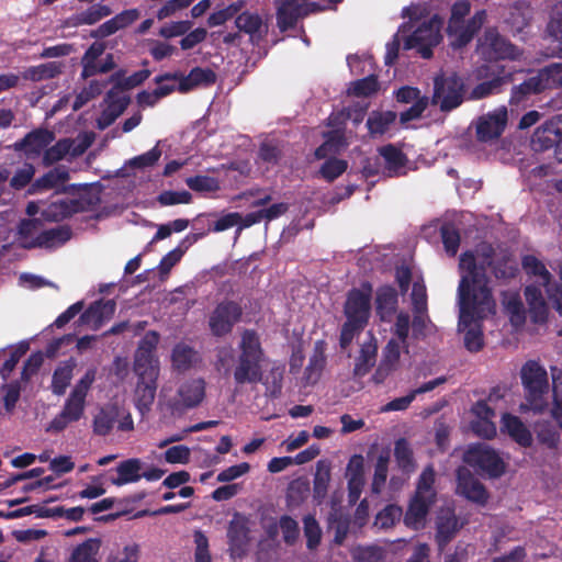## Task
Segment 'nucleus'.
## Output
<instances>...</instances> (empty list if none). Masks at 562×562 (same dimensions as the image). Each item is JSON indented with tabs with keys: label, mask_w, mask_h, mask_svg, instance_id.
Returning <instances> with one entry per match:
<instances>
[{
	"label": "nucleus",
	"mask_w": 562,
	"mask_h": 562,
	"mask_svg": "<svg viewBox=\"0 0 562 562\" xmlns=\"http://www.w3.org/2000/svg\"><path fill=\"white\" fill-rule=\"evenodd\" d=\"M483 260L476 261L475 255L468 249L460 257L459 268L462 278L458 288L459 295V326L468 327L471 325L474 315L483 305H488L492 301V294L486 286L485 272L486 267L491 268L496 279H513L518 273V261L509 251V248H484Z\"/></svg>",
	"instance_id": "nucleus-1"
},
{
	"label": "nucleus",
	"mask_w": 562,
	"mask_h": 562,
	"mask_svg": "<svg viewBox=\"0 0 562 562\" xmlns=\"http://www.w3.org/2000/svg\"><path fill=\"white\" fill-rule=\"evenodd\" d=\"M424 11L425 8L420 5H412L404 9V15L411 19L412 25L409 30H407L406 25L403 26L398 31L395 42L387 45L386 64H392L395 60L401 41H403L405 49H416L424 58H429L432 55V48L442 38L440 34L442 21L437 15H434L428 20L414 22Z\"/></svg>",
	"instance_id": "nucleus-2"
},
{
	"label": "nucleus",
	"mask_w": 562,
	"mask_h": 562,
	"mask_svg": "<svg viewBox=\"0 0 562 562\" xmlns=\"http://www.w3.org/2000/svg\"><path fill=\"white\" fill-rule=\"evenodd\" d=\"M435 482L434 465L428 464L418 476L415 492L408 502L405 514H403V522L408 529L418 531L425 527L429 510L437 501Z\"/></svg>",
	"instance_id": "nucleus-3"
},
{
	"label": "nucleus",
	"mask_w": 562,
	"mask_h": 562,
	"mask_svg": "<svg viewBox=\"0 0 562 562\" xmlns=\"http://www.w3.org/2000/svg\"><path fill=\"white\" fill-rule=\"evenodd\" d=\"M239 355L234 368V381L237 385L257 384L262 381V361L265 351L259 335L254 329H245L239 342Z\"/></svg>",
	"instance_id": "nucleus-4"
},
{
	"label": "nucleus",
	"mask_w": 562,
	"mask_h": 562,
	"mask_svg": "<svg viewBox=\"0 0 562 562\" xmlns=\"http://www.w3.org/2000/svg\"><path fill=\"white\" fill-rule=\"evenodd\" d=\"M527 406L535 413H542L548 406L546 395L549 390L548 373L537 361H527L520 371Z\"/></svg>",
	"instance_id": "nucleus-5"
},
{
	"label": "nucleus",
	"mask_w": 562,
	"mask_h": 562,
	"mask_svg": "<svg viewBox=\"0 0 562 562\" xmlns=\"http://www.w3.org/2000/svg\"><path fill=\"white\" fill-rule=\"evenodd\" d=\"M470 7L465 1L457 2L451 12L448 25V36L453 47H461L468 44L474 33L481 27L484 21V11L477 12L470 21L465 22L463 18L469 13Z\"/></svg>",
	"instance_id": "nucleus-6"
},
{
	"label": "nucleus",
	"mask_w": 562,
	"mask_h": 562,
	"mask_svg": "<svg viewBox=\"0 0 562 562\" xmlns=\"http://www.w3.org/2000/svg\"><path fill=\"white\" fill-rule=\"evenodd\" d=\"M464 462L480 474L496 479L505 473V462L498 453L486 445L470 447L463 457Z\"/></svg>",
	"instance_id": "nucleus-7"
},
{
	"label": "nucleus",
	"mask_w": 562,
	"mask_h": 562,
	"mask_svg": "<svg viewBox=\"0 0 562 562\" xmlns=\"http://www.w3.org/2000/svg\"><path fill=\"white\" fill-rule=\"evenodd\" d=\"M562 87V63L551 64L539 71L537 76L516 87L513 99L521 100L520 94L537 93L548 88Z\"/></svg>",
	"instance_id": "nucleus-8"
},
{
	"label": "nucleus",
	"mask_w": 562,
	"mask_h": 562,
	"mask_svg": "<svg viewBox=\"0 0 562 562\" xmlns=\"http://www.w3.org/2000/svg\"><path fill=\"white\" fill-rule=\"evenodd\" d=\"M372 285L370 282L361 283V286L351 289L344 305L346 318L368 324L371 315Z\"/></svg>",
	"instance_id": "nucleus-9"
},
{
	"label": "nucleus",
	"mask_w": 562,
	"mask_h": 562,
	"mask_svg": "<svg viewBox=\"0 0 562 562\" xmlns=\"http://www.w3.org/2000/svg\"><path fill=\"white\" fill-rule=\"evenodd\" d=\"M243 315L240 305L234 301H223L216 305L209 318L213 336L224 337L232 333Z\"/></svg>",
	"instance_id": "nucleus-10"
},
{
	"label": "nucleus",
	"mask_w": 562,
	"mask_h": 562,
	"mask_svg": "<svg viewBox=\"0 0 562 562\" xmlns=\"http://www.w3.org/2000/svg\"><path fill=\"white\" fill-rule=\"evenodd\" d=\"M462 80L456 75L437 77L432 103L438 104L442 111L452 110L462 102Z\"/></svg>",
	"instance_id": "nucleus-11"
},
{
	"label": "nucleus",
	"mask_w": 562,
	"mask_h": 562,
	"mask_svg": "<svg viewBox=\"0 0 562 562\" xmlns=\"http://www.w3.org/2000/svg\"><path fill=\"white\" fill-rule=\"evenodd\" d=\"M93 139L94 135L92 133H82L75 139H61L49 148H46L43 161L45 165H52L67 155H81L92 144Z\"/></svg>",
	"instance_id": "nucleus-12"
},
{
	"label": "nucleus",
	"mask_w": 562,
	"mask_h": 562,
	"mask_svg": "<svg viewBox=\"0 0 562 562\" xmlns=\"http://www.w3.org/2000/svg\"><path fill=\"white\" fill-rule=\"evenodd\" d=\"M508 121V112L505 106H499L482 116L476 121V137L480 142H492L498 138Z\"/></svg>",
	"instance_id": "nucleus-13"
},
{
	"label": "nucleus",
	"mask_w": 562,
	"mask_h": 562,
	"mask_svg": "<svg viewBox=\"0 0 562 562\" xmlns=\"http://www.w3.org/2000/svg\"><path fill=\"white\" fill-rule=\"evenodd\" d=\"M456 493L477 505H485L488 501V492L485 486L465 467H459L456 471Z\"/></svg>",
	"instance_id": "nucleus-14"
},
{
	"label": "nucleus",
	"mask_w": 562,
	"mask_h": 562,
	"mask_svg": "<svg viewBox=\"0 0 562 562\" xmlns=\"http://www.w3.org/2000/svg\"><path fill=\"white\" fill-rule=\"evenodd\" d=\"M479 50L487 59H515L519 56L518 49L507 43L494 30H488L480 40Z\"/></svg>",
	"instance_id": "nucleus-15"
},
{
	"label": "nucleus",
	"mask_w": 562,
	"mask_h": 562,
	"mask_svg": "<svg viewBox=\"0 0 562 562\" xmlns=\"http://www.w3.org/2000/svg\"><path fill=\"white\" fill-rule=\"evenodd\" d=\"M401 344L395 339H390L382 349L381 360L371 376V381L376 384H383L386 379L400 368Z\"/></svg>",
	"instance_id": "nucleus-16"
},
{
	"label": "nucleus",
	"mask_w": 562,
	"mask_h": 562,
	"mask_svg": "<svg viewBox=\"0 0 562 562\" xmlns=\"http://www.w3.org/2000/svg\"><path fill=\"white\" fill-rule=\"evenodd\" d=\"M323 9L325 7L314 1L301 3V0H278V25L284 31L293 26L299 16Z\"/></svg>",
	"instance_id": "nucleus-17"
},
{
	"label": "nucleus",
	"mask_w": 562,
	"mask_h": 562,
	"mask_svg": "<svg viewBox=\"0 0 562 562\" xmlns=\"http://www.w3.org/2000/svg\"><path fill=\"white\" fill-rule=\"evenodd\" d=\"M461 524L451 507L441 508L436 517L435 540L439 551H443L448 543L456 537L462 528Z\"/></svg>",
	"instance_id": "nucleus-18"
},
{
	"label": "nucleus",
	"mask_w": 562,
	"mask_h": 562,
	"mask_svg": "<svg viewBox=\"0 0 562 562\" xmlns=\"http://www.w3.org/2000/svg\"><path fill=\"white\" fill-rule=\"evenodd\" d=\"M105 46L103 43H93L82 57V77L88 78L99 72H106L114 67L112 55L108 54L104 57Z\"/></svg>",
	"instance_id": "nucleus-19"
},
{
	"label": "nucleus",
	"mask_w": 562,
	"mask_h": 562,
	"mask_svg": "<svg viewBox=\"0 0 562 562\" xmlns=\"http://www.w3.org/2000/svg\"><path fill=\"white\" fill-rule=\"evenodd\" d=\"M378 339L369 331L368 337L359 345V350L355 357L352 375L361 379L366 376L376 364L378 359Z\"/></svg>",
	"instance_id": "nucleus-20"
},
{
	"label": "nucleus",
	"mask_w": 562,
	"mask_h": 562,
	"mask_svg": "<svg viewBox=\"0 0 562 562\" xmlns=\"http://www.w3.org/2000/svg\"><path fill=\"white\" fill-rule=\"evenodd\" d=\"M562 140V116H555L540 125L533 133L531 145L535 150L549 149Z\"/></svg>",
	"instance_id": "nucleus-21"
},
{
	"label": "nucleus",
	"mask_w": 562,
	"mask_h": 562,
	"mask_svg": "<svg viewBox=\"0 0 562 562\" xmlns=\"http://www.w3.org/2000/svg\"><path fill=\"white\" fill-rule=\"evenodd\" d=\"M86 401L69 395L65 401L63 409L49 423L48 430L60 432L68 425L81 419L85 414Z\"/></svg>",
	"instance_id": "nucleus-22"
},
{
	"label": "nucleus",
	"mask_w": 562,
	"mask_h": 562,
	"mask_svg": "<svg viewBox=\"0 0 562 562\" xmlns=\"http://www.w3.org/2000/svg\"><path fill=\"white\" fill-rule=\"evenodd\" d=\"M249 531L247 521L236 514L227 528L229 550L233 554L239 557L245 554L249 543Z\"/></svg>",
	"instance_id": "nucleus-23"
},
{
	"label": "nucleus",
	"mask_w": 562,
	"mask_h": 562,
	"mask_svg": "<svg viewBox=\"0 0 562 562\" xmlns=\"http://www.w3.org/2000/svg\"><path fill=\"white\" fill-rule=\"evenodd\" d=\"M396 98L400 102L412 103L408 110L401 113V122L404 124L419 117L427 106V99L422 97L419 90L416 88H401L396 92Z\"/></svg>",
	"instance_id": "nucleus-24"
},
{
	"label": "nucleus",
	"mask_w": 562,
	"mask_h": 562,
	"mask_svg": "<svg viewBox=\"0 0 562 562\" xmlns=\"http://www.w3.org/2000/svg\"><path fill=\"white\" fill-rule=\"evenodd\" d=\"M54 140V134L47 130H35L29 133L14 147L22 150L29 158L40 156Z\"/></svg>",
	"instance_id": "nucleus-25"
},
{
	"label": "nucleus",
	"mask_w": 562,
	"mask_h": 562,
	"mask_svg": "<svg viewBox=\"0 0 562 562\" xmlns=\"http://www.w3.org/2000/svg\"><path fill=\"white\" fill-rule=\"evenodd\" d=\"M183 408H194L205 397V382L203 379H192L182 383L177 392Z\"/></svg>",
	"instance_id": "nucleus-26"
},
{
	"label": "nucleus",
	"mask_w": 562,
	"mask_h": 562,
	"mask_svg": "<svg viewBox=\"0 0 562 562\" xmlns=\"http://www.w3.org/2000/svg\"><path fill=\"white\" fill-rule=\"evenodd\" d=\"M503 429L520 447L529 448L532 445V434L521 419L512 414H505L502 418Z\"/></svg>",
	"instance_id": "nucleus-27"
},
{
	"label": "nucleus",
	"mask_w": 562,
	"mask_h": 562,
	"mask_svg": "<svg viewBox=\"0 0 562 562\" xmlns=\"http://www.w3.org/2000/svg\"><path fill=\"white\" fill-rule=\"evenodd\" d=\"M424 241L435 244L439 239L442 240L443 246H459L460 236L458 231L451 225H443L440 228L437 224H430L423 229Z\"/></svg>",
	"instance_id": "nucleus-28"
},
{
	"label": "nucleus",
	"mask_w": 562,
	"mask_h": 562,
	"mask_svg": "<svg viewBox=\"0 0 562 562\" xmlns=\"http://www.w3.org/2000/svg\"><path fill=\"white\" fill-rule=\"evenodd\" d=\"M156 391L157 379H137L135 389V406L143 416L150 411L155 401Z\"/></svg>",
	"instance_id": "nucleus-29"
},
{
	"label": "nucleus",
	"mask_w": 562,
	"mask_h": 562,
	"mask_svg": "<svg viewBox=\"0 0 562 562\" xmlns=\"http://www.w3.org/2000/svg\"><path fill=\"white\" fill-rule=\"evenodd\" d=\"M261 218V213H249L245 216L237 212L228 213L221 216L218 220L214 222L213 231L223 232L235 226H237L240 229L249 227L252 224L259 223Z\"/></svg>",
	"instance_id": "nucleus-30"
},
{
	"label": "nucleus",
	"mask_w": 562,
	"mask_h": 562,
	"mask_svg": "<svg viewBox=\"0 0 562 562\" xmlns=\"http://www.w3.org/2000/svg\"><path fill=\"white\" fill-rule=\"evenodd\" d=\"M143 462L137 458H131L120 462L116 467V477L111 479L115 486H123L128 483L138 482L142 479L140 470Z\"/></svg>",
	"instance_id": "nucleus-31"
},
{
	"label": "nucleus",
	"mask_w": 562,
	"mask_h": 562,
	"mask_svg": "<svg viewBox=\"0 0 562 562\" xmlns=\"http://www.w3.org/2000/svg\"><path fill=\"white\" fill-rule=\"evenodd\" d=\"M383 159L384 172L389 177L400 176L405 172L406 158L403 153L393 145H386L379 149Z\"/></svg>",
	"instance_id": "nucleus-32"
},
{
	"label": "nucleus",
	"mask_w": 562,
	"mask_h": 562,
	"mask_svg": "<svg viewBox=\"0 0 562 562\" xmlns=\"http://www.w3.org/2000/svg\"><path fill=\"white\" fill-rule=\"evenodd\" d=\"M83 209L85 206L81 202L75 199L65 198L49 204L42 211V215L44 218L49 221H59Z\"/></svg>",
	"instance_id": "nucleus-33"
},
{
	"label": "nucleus",
	"mask_w": 562,
	"mask_h": 562,
	"mask_svg": "<svg viewBox=\"0 0 562 562\" xmlns=\"http://www.w3.org/2000/svg\"><path fill=\"white\" fill-rule=\"evenodd\" d=\"M120 417V408L116 405L101 407L93 418V432L98 436H106L113 429Z\"/></svg>",
	"instance_id": "nucleus-34"
},
{
	"label": "nucleus",
	"mask_w": 562,
	"mask_h": 562,
	"mask_svg": "<svg viewBox=\"0 0 562 562\" xmlns=\"http://www.w3.org/2000/svg\"><path fill=\"white\" fill-rule=\"evenodd\" d=\"M139 18V12L136 9H130L121 12L111 20L104 22L95 31L97 36L105 37L114 34L121 29H124L135 22Z\"/></svg>",
	"instance_id": "nucleus-35"
},
{
	"label": "nucleus",
	"mask_w": 562,
	"mask_h": 562,
	"mask_svg": "<svg viewBox=\"0 0 562 562\" xmlns=\"http://www.w3.org/2000/svg\"><path fill=\"white\" fill-rule=\"evenodd\" d=\"M330 462L327 460H318L316 463V472L313 480V497L321 504L327 495L330 482Z\"/></svg>",
	"instance_id": "nucleus-36"
},
{
	"label": "nucleus",
	"mask_w": 562,
	"mask_h": 562,
	"mask_svg": "<svg viewBox=\"0 0 562 562\" xmlns=\"http://www.w3.org/2000/svg\"><path fill=\"white\" fill-rule=\"evenodd\" d=\"M214 81L215 75L212 70L196 67L193 68L188 76L179 77L178 89L181 92H188L196 87L210 85Z\"/></svg>",
	"instance_id": "nucleus-37"
},
{
	"label": "nucleus",
	"mask_w": 562,
	"mask_h": 562,
	"mask_svg": "<svg viewBox=\"0 0 562 562\" xmlns=\"http://www.w3.org/2000/svg\"><path fill=\"white\" fill-rule=\"evenodd\" d=\"M134 372L137 379H158L159 362L155 355H147L144 352L135 351L134 357Z\"/></svg>",
	"instance_id": "nucleus-38"
},
{
	"label": "nucleus",
	"mask_w": 562,
	"mask_h": 562,
	"mask_svg": "<svg viewBox=\"0 0 562 562\" xmlns=\"http://www.w3.org/2000/svg\"><path fill=\"white\" fill-rule=\"evenodd\" d=\"M76 368L75 359L70 358L64 362H61L54 371L52 378V392L55 395H63L66 392V389L69 386L70 381L72 379V372Z\"/></svg>",
	"instance_id": "nucleus-39"
},
{
	"label": "nucleus",
	"mask_w": 562,
	"mask_h": 562,
	"mask_svg": "<svg viewBox=\"0 0 562 562\" xmlns=\"http://www.w3.org/2000/svg\"><path fill=\"white\" fill-rule=\"evenodd\" d=\"M105 103L106 106L97 121L98 126L101 130L111 125L115 119L124 111L127 105V99L125 97L114 98V93L110 92Z\"/></svg>",
	"instance_id": "nucleus-40"
},
{
	"label": "nucleus",
	"mask_w": 562,
	"mask_h": 562,
	"mask_svg": "<svg viewBox=\"0 0 562 562\" xmlns=\"http://www.w3.org/2000/svg\"><path fill=\"white\" fill-rule=\"evenodd\" d=\"M68 179V172L63 168H55L42 178L37 179L29 189L30 194H36L44 190L56 189Z\"/></svg>",
	"instance_id": "nucleus-41"
},
{
	"label": "nucleus",
	"mask_w": 562,
	"mask_h": 562,
	"mask_svg": "<svg viewBox=\"0 0 562 562\" xmlns=\"http://www.w3.org/2000/svg\"><path fill=\"white\" fill-rule=\"evenodd\" d=\"M284 372V364H273L266 375L262 374V381H259V383L266 386V394L268 396L277 398L281 395Z\"/></svg>",
	"instance_id": "nucleus-42"
},
{
	"label": "nucleus",
	"mask_w": 562,
	"mask_h": 562,
	"mask_svg": "<svg viewBox=\"0 0 562 562\" xmlns=\"http://www.w3.org/2000/svg\"><path fill=\"white\" fill-rule=\"evenodd\" d=\"M394 457L397 467L402 472L412 473L415 470L416 463L414 460V453L407 439L400 438L395 441Z\"/></svg>",
	"instance_id": "nucleus-43"
},
{
	"label": "nucleus",
	"mask_w": 562,
	"mask_h": 562,
	"mask_svg": "<svg viewBox=\"0 0 562 562\" xmlns=\"http://www.w3.org/2000/svg\"><path fill=\"white\" fill-rule=\"evenodd\" d=\"M376 312L383 318L384 313H393L397 305V293L392 286L380 288L376 292Z\"/></svg>",
	"instance_id": "nucleus-44"
},
{
	"label": "nucleus",
	"mask_w": 562,
	"mask_h": 562,
	"mask_svg": "<svg viewBox=\"0 0 562 562\" xmlns=\"http://www.w3.org/2000/svg\"><path fill=\"white\" fill-rule=\"evenodd\" d=\"M389 452H383L379 454L374 465V474L371 483V491L374 494H380L383 486L385 485L389 472Z\"/></svg>",
	"instance_id": "nucleus-45"
},
{
	"label": "nucleus",
	"mask_w": 562,
	"mask_h": 562,
	"mask_svg": "<svg viewBox=\"0 0 562 562\" xmlns=\"http://www.w3.org/2000/svg\"><path fill=\"white\" fill-rule=\"evenodd\" d=\"M99 548L100 540L88 539L72 551L69 562H97L95 554Z\"/></svg>",
	"instance_id": "nucleus-46"
},
{
	"label": "nucleus",
	"mask_w": 562,
	"mask_h": 562,
	"mask_svg": "<svg viewBox=\"0 0 562 562\" xmlns=\"http://www.w3.org/2000/svg\"><path fill=\"white\" fill-rule=\"evenodd\" d=\"M403 517V509L396 504H389L380 510L374 519V526L381 529L392 528Z\"/></svg>",
	"instance_id": "nucleus-47"
},
{
	"label": "nucleus",
	"mask_w": 562,
	"mask_h": 562,
	"mask_svg": "<svg viewBox=\"0 0 562 562\" xmlns=\"http://www.w3.org/2000/svg\"><path fill=\"white\" fill-rule=\"evenodd\" d=\"M395 113L391 111L372 113L367 121L370 134H384L389 130L390 125L395 121Z\"/></svg>",
	"instance_id": "nucleus-48"
},
{
	"label": "nucleus",
	"mask_w": 562,
	"mask_h": 562,
	"mask_svg": "<svg viewBox=\"0 0 562 562\" xmlns=\"http://www.w3.org/2000/svg\"><path fill=\"white\" fill-rule=\"evenodd\" d=\"M368 324L346 318V322L340 328L339 347L346 350L350 347L353 339L359 336Z\"/></svg>",
	"instance_id": "nucleus-49"
},
{
	"label": "nucleus",
	"mask_w": 562,
	"mask_h": 562,
	"mask_svg": "<svg viewBox=\"0 0 562 562\" xmlns=\"http://www.w3.org/2000/svg\"><path fill=\"white\" fill-rule=\"evenodd\" d=\"M60 72V65L55 61L42 64L38 66L30 67L23 72V78L40 81L55 77Z\"/></svg>",
	"instance_id": "nucleus-50"
},
{
	"label": "nucleus",
	"mask_w": 562,
	"mask_h": 562,
	"mask_svg": "<svg viewBox=\"0 0 562 562\" xmlns=\"http://www.w3.org/2000/svg\"><path fill=\"white\" fill-rule=\"evenodd\" d=\"M304 536L306 538V547L310 550L316 549L322 540V529L313 515H306L303 518Z\"/></svg>",
	"instance_id": "nucleus-51"
},
{
	"label": "nucleus",
	"mask_w": 562,
	"mask_h": 562,
	"mask_svg": "<svg viewBox=\"0 0 562 562\" xmlns=\"http://www.w3.org/2000/svg\"><path fill=\"white\" fill-rule=\"evenodd\" d=\"M522 268L529 274L537 276L543 286L550 285L551 274L546 266L535 256H525L522 258Z\"/></svg>",
	"instance_id": "nucleus-52"
},
{
	"label": "nucleus",
	"mask_w": 562,
	"mask_h": 562,
	"mask_svg": "<svg viewBox=\"0 0 562 562\" xmlns=\"http://www.w3.org/2000/svg\"><path fill=\"white\" fill-rule=\"evenodd\" d=\"M348 145V140L340 131H334L328 135L326 142L316 149L315 155L324 158L329 153H337Z\"/></svg>",
	"instance_id": "nucleus-53"
},
{
	"label": "nucleus",
	"mask_w": 562,
	"mask_h": 562,
	"mask_svg": "<svg viewBox=\"0 0 562 562\" xmlns=\"http://www.w3.org/2000/svg\"><path fill=\"white\" fill-rule=\"evenodd\" d=\"M111 14V9L105 4H95L75 16L76 24L91 25Z\"/></svg>",
	"instance_id": "nucleus-54"
},
{
	"label": "nucleus",
	"mask_w": 562,
	"mask_h": 562,
	"mask_svg": "<svg viewBox=\"0 0 562 562\" xmlns=\"http://www.w3.org/2000/svg\"><path fill=\"white\" fill-rule=\"evenodd\" d=\"M195 351L190 346L178 344L172 350V364L178 370H187L191 367Z\"/></svg>",
	"instance_id": "nucleus-55"
},
{
	"label": "nucleus",
	"mask_w": 562,
	"mask_h": 562,
	"mask_svg": "<svg viewBox=\"0 0 562 562\" xmlns=\"http://www.w3.org/2000/svg\"><path fill=\"white\" fill-rule=\"evenodd\" d=\"M537 439L549 449H557L560 442V434L550 422H546L539 425Z\"/></svg>",
	"instance_id": "nucleus-56"
},
{
	"label": "nucleus",
	"mask_w": 562,
	"mask_h": 562,
	"mask_svg": "<svg viewBox=\"0 0 562 562\" xmlns=\"http://www.w3.org/2000/svg\"><path fill=\"white\" fill-rule=\"evenodd\" d=\"M378 89L379 85L376 79L373 76H369L361 80L353 81L348 89V93L355 97H369L375 93Z\"/></svg>",
	"instance_id": "nucleus-57"
},
{
	"label": "nucleus",
	"mask_w": 562,
	"mask_h": 562,
	"mask_svg": "<svg viewBox=\"0 0 562 562\" xmlns=\"http://www.w3.org/2000/svg\"><path fill=\"white\" fill-rule=\"evenodd\" d=\"M279 527L283 533V540L288 546H293L300 535L299 524L289 515H283L279 519Z\"/></svg>",
	"instance_id": "nucleus-58"
},
{
	"label": "nucleus",
	"mask_w": 562,
	"mask_h": 562,
	"mask_svg": "<svg viewBox=\"0 0 562 562\" xmlns=\"http://www.w3.org/2000/svg\"><path fill=\"white\" fill-rule=\"evenodd\" d=\"M27 350H29V344L25 341H22L18 345V347L15 349H13L10 352L9 358L4 361V363L2 364V367L0 369V374L4 380H7L9 378V375L14 370V368L16 367L20 359L26 353Z\"/></svg>",
	"instance_id": "nucleus-59"
},
{
	"label": "nucleus",
	"mask_w": 562,
	"mask_h": 562,
	"mask_svg": "<svg viewBox=\"0 0 562 562\" xmlns=\"http://www.w3.org/2000/svg\"><path fill=\"white\" fill-rule=\"evenodd\" d=\"M187 186L198 192H214L218 190V181L209 176L190 177L186 180Z\"/></svg>",
	"instance_id": "nucleus-60"
},
{
	"label": "nucleus",
	"mask_w": 562,
	"mask_h": 562,
	"mask_svg": "<svg viewBox=\"0 0 562 562\" xmlns=\"http://www.w3.org/2000/svg\"><path fill=\"white\" fill-rule=\"evenodd\" d=\"M236 26L248 34H256L262 26V21L259 15L244 12L236 19Z\"/></svg>",
	"instance_id": "nucleus-61"
},
{
	"label": "nucleus",
	"mask_w": 562,
	"mask_h": 562,
	"mask_svg": "<svg viewBox=\"0 0 562 562\" xmlns=\"http://www.w3.org/2000/svg\"><path fill=\"white\" fill-rule=\"evenodd\" d=\"M188 225H189V221L184 220V218H178L168 224L161 225L158 227L155 236L151 239V243L160 241V240L167 238L168 236H170L171 233H173V232H176V233L182 232L188 227Z\"/></svg>",
	"instance_id": "nucleus-62"
},
{
	"label": "nucleus",
	"mask_w": 562,
	"mask_h": 562,
	"mask_svg": "<svg viewBox=\"0 0 562 562\" xmlns=\"http://www.w3.org/2000/svg\"><path fill=\"white\" fill-rule=\"evenodd\" d=\"M44 362V357L41 351L33 352L27 360L24 362L21 380L24 382L30 381V379L38 372L42 364Z\"/></svg>",
	"instance_id": "nucleus-63"
},
{
	"label": "nucleus",
	"mask_w": 562,
	"mask_h": 562,
	"mask_svg": "<svg viewBox=\"0 0 562 562\" xmlns=\"http://www.w3.org/2000/svg\"><path fill=\"white\" fill-rule=\"evenodd\" d=\"M548 34L557 45L551 54H562V15L553 16L548 25Z\"/></svg>",
	"instance_id": "nucleus-64"
}]
</instances>
